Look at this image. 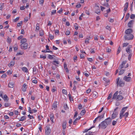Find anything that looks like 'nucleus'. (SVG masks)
I'll list each match as a JSON object with an SVG mask.
<instances>
[{
    "instance_id": "53",
    "label": "nucleus",
    "mask_w": 135,
    "mask_h": 135,
    "mask_svg": "<svg viewBox=\"0 0 135 135\" xmlns=\"http://www.w3.org/2000/svg\"><path fill=\"white\" fill-rule=\"evenodd\" d=\"M44 0H40V3L41 5H43L44 2Z\"/></svg>"
},
{
    "instance_id": "58",
    "label": "nucleus",
    "mask_w": 135,
    "mask_h": 135,
    "mask_svg": "<svg viewBox=\"0 0 135 135\" xmlns=\"http://www.w3.org/2000/svg\"><path fill=\"white\" fill-rule=\"evenodd\" d=\"M7 76V75L6 73H4L1 76V78H4Z\"/></svg>"
},
{
    "instance_id": "30",
    "label": "nucleus",
    "mask_w": 135,
    "mask_h": 135,
    "mask_svg": "<svg viewBox=\"0 0 135 135\" xmlns=\"http://www.w3.org/2000/svg\"><path fill=\"white\" fill-rule=\"evenodd\" d=\"M89 38H86L85 40V42L86 44H88L89 43Z\"/></svg>"
},
{
    "instance_id": "52",
    "label": "nucleus",
    "mask_w": 135,
    "mask_h": 135,
    "mask_svg": "<svg viewBox=\"0 0 135 135\" xmlns=\"http://www.w3.org/2000/svg\"><path fill=\"white\" fill-rule=\"evenodd\" d=\"M75 25H78V24L76 23L75 24V25H74V27H75V29L76 30H77L78 29V26H76Z\"/></svg>"
},
{
    "instance_id": "10",
    "label": "nucleus",
    "mask_w": 135,
    "mask_h": 135,
    "mask_svg": "<svg viewBox=\"0 0 135 135\" xmlns=\"http://www.w3.org/2000/svg\"><path fill=\"white\" fill-rule=\"evenodd\" d=\"M123 79L127 82H129L131 80V78L130 77H127L126 76L123 78Z\"/></svg>"
},
{
    "instance_id": "36",
    "label": "nucleus",
    "mask_w": 135,
    "mask_h": 135,
    "mask_svg": "<svg viewBox=\"0 0 135 135\" xmlns=\"http://www.w3.org/2000/svg\"><path fill=\"white\" fill-rule=\"evenodd\" d=\"M49 37L50 38L51 40L54 39V36L53 35L50 34L49 33Z\"/></svg>"
},
{
    "instance_id": "2",
    "label": "nucleus",
    "mask_w": 135,
    "mask_h": 135,
    "mask_svg": "<svg viewBox=\"0 0 135 135\" xmlns=\"http://www.w3.org/2000/svg\"><path fill=\"white\" fill-rule=\"evenodd\" d=\"M125 110L124 111H123V110H122L120 111L119 116V118L120 119H122L124 116L126 118L128 117L129 114L127 112L124 114V113L125 112Z\"/></svg>"
},
{
    "instance_id": "39",
    "label": "nucleus",
    "mask_w": 135,
    "mask_h": 135,
    "mask_svg": "<svg viewBox=\"0 0 135 135\" xmlns=\"http://www.w3.org/2000/svg\"><path fill=\"white\" fill-rule=\"evenodd\" d=\"M130 17L131 19H134L135 18V15L133 14H131L130 16Z\"/></svg>"
},
{
    "instance_id": "57",
    "label": "nucleus",
    "mask_w": 135,
    "mask_h": 135,
    "mask_svg": "<svg viewBox=\"0 0 135 135\" xmlns=\"http://www.w3.org/2000/svg\"><path fill=\"white\" fill-rule=\"evenodd\" d=\"M64 109H69V108H68V105H67V104H66L65 105H64Z\"/></svg>"
},
{
    "instance_id": "42",
    "label": "nucleus",
    "mask_w": 135,
    "mask_h": 135,
    "mask_svg": "<svg viewBox=\"0 0 135 135\" xmlns=\"http://www.w3.org/2000/svg\"><path fill=\"white\" fill-rule=\"evenodd\" d=\"M120 50H121V49L120 48V47L119 46V47L118 48V51L117 52V55L118 54L120 53Z\"/></svg>"
},
{
    "instance_id": "11",
    "label": "nucleus",
    "mask_w": 135,
    "mask_h": 135,
    "mask_svg": "<svg viewBox=\"0 0 135 135\" xmlns=\"http://www.w3.org/2000/svg\"><path fill=\"white\" fill-rule=\"evenodd\" d=\"M57 102H54L52 106V109H57Z\"/></svg>"
},
{
    "instance_id": "18",
    "label": "nucleus",
    "mask_w": 135,
    "mask_h": 135,
    "mask_svg": "<svg viewBox=\"0 0 135 135\" xmlns=\"http://www.w3.org/2000/svg\"><path fill=\"white\" fill-rule=\"evenodd\" d=\"M64 66L65 69L66 70V72L68 73L69 72V70L67 67V65L66 63H64Z\"/></svg>"
},
{
    "instance_id": "60",
    "label": "nucleus",
    "mask_w": 135,
    "mask_h": 135,
    "mask_svg": "<svg viewBox=\"0 0 135 135\" xmlns=\"http://www.w3.org/2000/svg\"><path fill=\"white\" fill-rule=\"evenodd\" d=\"M70 31H67L65 33V34L67 35H69L70 34Z\"/></svg>"
},
{
    "instance_id": "9",
    "label": "nucleus",
    "mask_w": 135,
    "mask_h": 135,
    "mask_svg": "<svg viewBox=\"0 0 135 135\" xmlns=\"http://www.w3.org/2000/svg\"><path fill=\"white\" fill-rule=\"evenodd\" d=\"M127 62V61H123L122 62V64L120 65L118 69L119 70L121 69L124 67V65L126 64Z\"/></svg>"
},
{
    "instance_id": "7",
    "label": "nucleus",
    "mask_w": 135,
    "mask_h": 135,
    "mask_svg": "<svg viewBox=\"0 0 135 135\" xmlns=\"http://www.w3.org/2000/svg\"><path fill=\"white\" fill-rule=\"evenodd\" d=\"M133 32V30L131 28H128L126 30L125 33L126 34H130Z\"/></svg>"
},
{
    "instance_id": "44",
    "label": "nucleus",
    "mask_w": 135,
    "mask_h": 135,
    "mask_svg": "<svg viewBox=\"0 0 135 135\" xmlns=\"http://www.w3.org/2000/svg\"><path fill=\"white\" fill-rule=\"evenodd\" d=\"M112 96V94L111 93H110L109 95V96L107 98L108 100L109 99H110L111 98Z\"/></svg>"
},
{
    "instance_id": "28",
    "label": "nucleus",
    "mask_w": 135,
    "mask_h": 135,
    "mask_svg": "<svg viewBox=\"0 0 135 135\" xmlns=\"http://www.w3.org/2000/svg\"><path fill=\"white\" fill-rule=\"evenodd\" d=\"M125 70H121L119 72V75H120L123 74Z\"/></svg>"
},
{
    "instance_id": "31",
    "label": "nucleus",
    "mask_w": 135,
    "mask_h": 135,
    "mask_svg": "<svg viewBox=\"0 0 135 135\" xmlns=\"http://www.w3.org/2000/svg\"><path fill=\"white\" fill-rule=\"evenodd\" d=\"M94 127V126H92V127H91L90 128H89V129H86L84 130V131H83V132H87L89 130H90L91 128H93Z\"/></svg>"
},
{
    "instance_id": "41",
    "label": "nucleus",
    "mask_w": 135,
    "mask_h": 135,
    "mask_svg": "<svg viewBox=\"0 0 135 135\" xmlns=\"http://www.w3.org/2000/svg\"><path fill=\"white\" fill-rule=\"evenodd\" d=\"M39 25L38 23L36 24V30H38L39 29Z\"/></svg>"
},
{
    "instance_id": "14",
    "label": "nucleus",
    "mask_w": 135,
    "mask_h": 135,
    "mask_svg": "<svg viewBox=\"0 0 135 135\" xmlns=\"http://www.w3.org/2000/svg\"><path fill=\"white\" fill-rule=\"evenodd\" d=\"M15 61H11L10 63L8 64V66L9 67L13 66L14 65Z\"/></svg>"
},
{
    "instance_id": "54",
    "label": "nucleus",
    "mask_w": 135,
    "mask_h": 135,
    "mask_svg": "<svg viewBox=\"0 0 135 135\" xmlns=\"http://www.w3.org/2000/svg\"><path fill=\"white\" fill-rule=\"evenodd\" d=\"M85 135H93L92 134V132H89L87 133Z\"/></svg>"
},
{
    "instance_id": "55",
    "label": "nucleus",
    "mask_w": 135,
    "mask_h": 135,
    "mask_svg": "<svg viewBox=\"0 0 135 135\" xmlns=\"http://www.w3.org/2000/svg\"><path fill=\"white\" fill-rule=\"evenodd\" d=\"M10 104L9 103H6L4 104V106L5 107H8L10 105Z\"/></svg>"
},
{
    "instance_id": "24",
    "label": "nucleus",
    "mask_w": 135,
    "mask_h": 135,
    "mask_svg": "<svg viewBox=\"0 0 135 135\" xmlns=\"http://www.w3.org/2000/svg\"><path fill=\"white\" fill-rule=\"evenodd\" d=\"M8 86L9 88H13L14 86L13 83L11 82H9L8 84Z\"/></svg>"
},
{
    "instance_id": "34",
    "label": "nucleus",
    "mask_w": 135,
    "mask_h": 135,
    "mask_svg": "<svg viewBox=\"0 0 135 135\" xmlns=\"http://www.w3.org/2000/svg\"><path fill=\"white\" fill-rule=\"evenodd\" d=\"M86 110H82L80 112V114L82 115H83L85 114L86 112Z\"/></svg>"
},
{
    "instance_id": "63",
    "label": "nucleus",
    "mask_w": 135,
    "mask_h": 135,
    "mask_svg": "<svg viewBox=\"0 0 135 135\" xmlns=\"http://www.w3.org/2000/svg\"><path fill=\"white\" fill-rule=\"evenodd\" d=\"M78 108L79 109H82V106L81 105V104H79V105Z\"/></svg>"
},
{
    "instance_id": "56",
    "label": "nucleus",
    "mask_w": 135,
    "mask_h": 135,
    "mask_svg": "<svg viewBox=\"0 0 135 135\" xmlns=\"http://www.w3.org/2000/svg\"><path fill=\"white\" fill-rule=\"evenodd\" d=\"M22 24V21H21L20 23H18L17 24V26L19 27L21 26V25Z\"/></svg>"
},
{
    "instance_id": "59",
    "label": "nucleus",
    "mask_w": 135,
    "mask_h": 135,
    "mask_svg": "<svg viewBox=\"0 0 135 135\" xmlns=\"http://www.w3.org/2000/svg\"><path fill=\"white\" fill-rule=\"evenodd\" d=\"M78 3V4L76 6V8H80L81 6V5L80 3Z\"/></svg>"
},
{
    "instance_id": "22",
    "label": "nucleus",
    "mask_w": 135,
    "mask_h": 135,
    "mask_svg": "<svg viewBox=\"0 0 135 135\" xmlns=\"http://www.w3.org/2000/svg\"><path fill=\"white\" fill-rule=\"evenodd\" d=\"M4 99L5 101H8L9 99L6 94H5L4 96Z\"/></svg>"
},
{
    "instance_id": "17",
    "label": "nucleus",
    "mask_w": 135,
    "mask_h": 135,
    "mask_svg": "<svg viewBox=\"0 0 135 135\" xmlns=\"http://www.w3.org/2000/svg\"><path fill=\"white\" fill-rule=\"evenodd\" d=\"M118 84L119 85V86H124V83L122 81H121V80H120L119 81Z\"/></svg>"
},
{
    "instance_id": "64",
    "label": "nucleus",
    "mask_w": 135,
    "mask_h": 135,
    "mask_svg": "<svg viewBox=\"0 0 135 135\" xmlns=\"http://www.w3.org/2000/svg\"><path fill=\"white\" fill-rule=\"evenodd\" d=\"M56 10H53L51 12V15H53L54 14L56 13Z\"/></svg>"
},
{
    "instance_id": "26",
    "label": "nucleus",
    "mask_w": 135,
    "mask_h": 135,
    "mask_svg": "<svg viewBox=\"0 0 135 135\" xmlns=\"http://www.w3.org/2000/svg\"><path fill=\"white\" fill-rule=\"evenodd\" d=\"M27 117L26 116H23L21 117L20 120V121H22L25 120L26 119Z\"/></svg>"
},
{
    "instance_id": "61",
    "label": "nucleus",
    "mask_w": 135,
    "mask_h": 135,
    "mask_svg": "<svg viewBox=\"0 0 135 135\" xmlns=\"http://www.w3.org/2000/svg\"><path fill=\"white\" fill-rule=\"evenodd\" d=\"M19 17H17V18H16L14 20V22H16L17 21H18L19 19Z\"/></svg>"
},
{
    "instance_id": "21",
    "label": "nucleus",
    "mask_w": 135,
    "mask_h": 135,
    "mask_svg": "<svg viewBox=\"0 0 135 135\" xmlns=\"http://www.w3.org/2000/svg\"><path fill=\"white\" fill-rule=\"evenodd\" d=\"M66 122H64L62 124V127L63 129H65L66 127Z\"/></svg>"
},
{
    "instance_id": "43",
    "label": "nucleus",
    "mask_w": 135,
    "mask_h": 135,
    "mask_svg": "<svg viewBox=\"0 0 135 135\" xmlns=\"http://www.w3.org/2000/svg\"><path fill=\"white\" fill-rule=\"evenodd\" d=\"M37 110H28V112L30 113L31 114L33 112L35 113L37 112Z\"/></svg>"
},
{
    "instance_id": "23",
    "label": "nucleus",
    "mask_w": 135,
    "mask_h": 135,
    "mask_svg": "<svg viewBox=\"0 0 135 135\" xmlns=\"http://www.w3.org/2000/svg\"><path fill=\"white\" fill-rule=\"evenodd\" d=\"M98 118L99 117H97L93 121L94 123H95L96 122H98L100 121V119H99V118Z\"/></svg>"
},
{
    "instance_id": "5",
    "label": "nucleus",
    "mask_w": 135,
    "mask_h": 135,
    "mask_svg": "<svg viewBox=\"0 0 135 135\" xmlns=\"http://www.w3.org/2000/svg\"><path fill=\"white\" fill-rule=\"evenodd\" d=\"M21 48L23 49H27L28 48V45L27 43H25L24 44H21L20 45Z\"/></svg>"
},
{
    "instance_id": "20",
    "label": "nucleus",
    "mask_w": 135,
    "mask_h": 135,
    "mask_svg": "<svg viewBox=\"0 0 135 135\" xmlns=\"http://www.w3.org/2000/svg\"><path fill=\"white\" fill-rule=\"evenodd\" d=\"M93 97L96 98L98 96V93L96 91H94L93 93Z\"/></svg>"
},
{
    "instance_id": "27",
    "label": "nucleus",
    "mask_w": 135,
    "mask_h": 135,
    "mask_svg": "<svg viewBox=\"0 0 135 135\" xmlns=\"http://www.w3.org/2000/svg\"><path fill=\"white\" fill-rule=\"evenodd\" d=\"M100 12V9L99 7H98V9H97L96 11L95 12V13L98 14H99Z\"/></svg>"
},
{
    "instance_id": "13",
    "label": "nucleus",
    "mask_w": 135,
    "mask_h": 135,
    "mask_svg": "<svg viewBox=\"0 0 135 135\" xmlns=\"http://www.w3.org/2000/svg\"><path fill=\"white\" fill-rule=\"evenodd\" d=\"M27 85L25 84H24L22 85V90L23 92H25L26 91L27 89Z\"/></svg>"
},
{
    "instance_id": "8",
    "label": "nucleus",
    "mask_w": 135,
    "mask_h": 135,
    "mask_svg": "<svg viewBox=\"0 0 135 135\" xmlns=\"http://www.w3.org/2000/svg\"><path fill=\"white\" fill-rule=\"evenodd\" d=\"M134 21L133 20L130 21L128 24V26L129 28H132L133 27V25Z\"/></svg>"
},
{
    "instance_id": "12",
    "label": "nucleus",
    "mask_w": 135,
    "mask_h": 135,
    "mask_svg": "<svg viewBox=\"0 0 135 135\" xmlns=\"http://www.w3.org/2000/svg\"><path fill=\"white\" fill-rule=\"evenodd\" d=\"M123 98V97L121 95H118L117 96L116 98V100L117 101L120 100Z\"/></svg>"
},
{
    "instance_id": "37",
    "label": "nucleus",
    "mask_w": 135,
    "mask_h": 135,
    "mask_svg": "<svg viewBox=\"0 0 135 135\" xmlns=\"http://www.w3.org/2000/svg\"><path fill=\"white\" fill-rule=\"evenodd\" d=\"M132 55V53L130 54L128 56V59L129 61H130L131 59Z\"/></svg>"
},
{
    "instance_id": "62",
    "label": "nucleus",
    "mask_w": 135,
    "mask_h": 135,
    "mask_svg": "<svg viewBox=\"0 0 135 135\" xmlns=\"http://www.w3.org/2000/svg\"><path fill=\"white\" fill-rule=\"evenodd\" d=\"M28 17H25L24 18V21L25 22H27L28 21Z\"/></svg>"
},
{
    "instance_id": "4",
    "label": "nucleus",
    "mask_w": 135,
    "mask_h": 135,
    "mask_svg": "<svg viewBox=\"0 0 135 135\" xmlns=\"http://www.w3.org/2000/svg\"><path fill=\"white\" fill-rule=\"evenodd\" d=\"M45 133L46 135H49L50 134L51 131L50 127L49 126H46L45 127Z\"/></svg>"
},
{
    "instance_id": "1",
    "label": "nucleus",
    "mask_w": 135,
    "mask_h": 135,
    "mask_svg": "<svg viewBox=\"0 0 135 135\" xmlns=\"http://www.w3.org/2000/svg\"><path fill=\"white\" fill-rule=\"evenodd\" d=\"M111 122V119L110 118H108L105 119L104 121L102 122L98 125L99 129H105L107 126L110 124Z\"/></svg>"
},
{
    "instance_id": "35",
    "label": "nucleus",
    "mask_w": 135,
    "mask_h": 135,
    "mask_svg": "<svg viewBox=\"0 0 135 135\" xmlns=\"http://www.w3.org/2000/svg\"><path fill=\"white\" fill-rule=\"evenodd\" d=\"M103 80L105 81V82L106 83H109V80L108 79H106V78H103Z\"/></svg>"
},
{
    "instance_id": "15",
    "label": "nucleus",
    "mask_w": 135,
    "mask_h": 135,
    "mask_svg": "<svg viewBox=\"0 0 135 135\" xmlns=\"http://www.w3.org/2000/svg\"><path fill=\"white\" fill-rule=\"evenodd\" d=\"M50 120L52 122V123H53L54 122L53 119L54 118V115L53 114H51L50 115Z\"/></svg>"
},
{
    "instance_id": "33",
    "label": "nucleus",
    "mask_w": 135,
    "mask_h": 135,
    "mask_svg": "<svg viewBox=\"0 0 135 135\" xmlns=\"http://www.w3.org/2000/svg\"><path fill=\"white\" fill-rule=\"evenodd\" d=\"M7 40V42L9 44L12 41L11 39V38H9V37L8 36Z\"/></svg>"
},
{
    "instance_id": "3",
    "label": "nucleus",
    "mask_w": 135,
    "mask_h": 135,
    "mask_svg": "<svg viewBox=\"0 0 135 135\" xmlns=\"http://www.w3.org/2000/svg\"><path fill=\"white\" fill-rule=\"evenodd\" d=\"M133 37L134 36L132 34L130 35L126 36L124 37L125 40H132Z\"/></svg>"
},
{
    "instance_id": "45",
    "label": "nucleus",
    "mask_w": 135,
    "mask_h": 135,
    "mask_svg": "<svg viewBox=\"0 0 135 135\" xmlns=\"http://www.w3.org/2000/svg\"><path fill=\"white\" fill-rule=\"evenodd\" d=\"M28 117L30 118V119L33 118V115H30V114L27 115Z\"/></svg>"
},
{
    "instance_id": "38",
    "label": "nucleus",
    "mask_w": 135,
    "mask_h": 135,
    "mask_svg": "<svg viewBox=\"0 0 135 135\" xmlns=\"http://www.w3.org/2000/svg\"><path fill=\"white\" fill-rule=\"evenodd\" d=\"M117 119L116 121L113 120L112 123V125L113 126L115 125L116 123H117Z\"/></svg>"
},
{
    "instance_id": "19",
    "label": "nucleus",
    "mask_w": 135,
    "mask_h": 135,
    "mask_svg": "<svg viewBox=\"0 0 135 135\" xmlns=\"http://www.w3.org/2000/svg\"><path fill=\"white\" fill-rule=\"evenodd\" d=\"M118 91H116L114 94V95H113V97L112 98L113 99H115V98L116 99V97L118 95Z\"/></svg>"
},
{
    "instance_id": "50",
    "label": "nucleus",
    "mask_w": 135,
    "mask_h": 135,
    "mask_svg": "<svg viewBox=\"0 0 135 135\" xmlns=\"http://www.w3.org/2000/svg\"><path fill=\"white\" fill-rule=\"evenodd\" d=\"M104 6L106 7H107L109 8V5L108 3H104Z\"/></svg>"
},
{
    "instance_id": "49",
    "label": "nucleus",
    "mask_w": 135,
    "mask_h": 135,
    "mask_svg": "<svg viewBox=\"0 0 135 135\" xmlns=\"http://www.w3.org/2000/svg\"><path fill=\"white\" fill-rule=\"evenodd\" d=\"M62 93L63 94H67V91L66 90L64 89L62 90Z\"/></svg>"
},
{
    "instance_id": "25",
    "label": "nucleus",
    "mask_w": 135,
    "mask_h": 135,
    "mask_svg": "<svg viewBox=\"0 0 135 135\" xmlns=\"http://www.w3.org/2000/svg\"><path fill=\"white\" fill-rule=\"evenodd\" d=\"M22 69L23 71H25L26 73L28 72V69L26 67H23L22 68Z\"/></svg>"
},
{
    "instance_id": "47",
    "label": "nucleus",
    "mask_w": 135,
    "mask_h": 135,
    "mask_svg": "<svg viewBox=\"0 0 135 135\" xmlns=\"http://www.w3.org/2000/svg\"><path fill=\"white\" fill-rule=\"evenodd\" d=\"M48 58L50 59H53L54 58L51 55H48Z\"/></svg>"
},
{
    "instance_id": "16",
    "label": "nucleus",
    "mask_w": 135,
    "mask_h": 135,
    "mask_svg": "<svg viewBox=\"0 0 135 135\" xmlns=\"http://www.w3.org/2000/svg\"><path fill=\"white\" fill-rule=\"evenodd\" d=\"M27 41V40L25 38H23L21 39V43L22 44H24L25 43H27L26 42Z\"/></svg>"
},
{
    "instance_id": "32",
    "label": "nucleus",
    "mask_w": 135,
    "mask_h": 135,
    "mask_svg": "<svg viewBox=\"0 0 135 135\" xmlns=\"http://www.w3.org/2000/svg\"><path fill=\"white\" fill-rule=\"evenodd\" d=\"M44 35L43 31L41 30L40 31V35L41 36H42Z\"/></svg>"
},
{
    "instance_id": "46",
    "label": "nucleus",
    "mask_w": 135,
    "mask_h": 135,
    "mask_svg": "<svg viewBox=\"0 0 135 135\" xmlns=\"http://www.w3.org/2000/svg\"><path fill=\"white\" fill-rule=\"evenodd\" d=\"M128 2H126L125 5L124 7L127 9V8H128Z\"/></svg>"
},
{
    "instance_id": "51",
    "label": "nucleus",
    "mask_w": 135,
    "mask_h": 135,
    "mask_svg": "<svg viewBox=\"0 0 135 135\" xmlns=\"http://www.w3.org/2000/svg\"><path fill=\"white\" fill-rule=\"evenodd\" d=\"M128 44H129L128 43H124L123 45V47H126V46H127L128 45Z\"/></svg>"
},
{
    "instance_id": "6",
    "label": "nucleus",
    "mask_w": 135,
    "mask_h": 135,
    "mask_svg": "<svg viewBox=\"0 0 135 135\" xmlns=\"http://www.w3.org/2000/svg\"><path fill=\"white\" fill-rule=\"evenodd\" d=\"M118 114V113L116 110H114L112 115L111 118L114 119L116 118Z\"/></svg>"
},
{
    "instance_id": "48",
    "label": "nucleus",
    "mask_w": 135,
    "mask_h": 135,
    "mask_svg": "<svg viewBox=\"0 0 135 135\" xmlns=\"http://www.w3.org/2000/svg\"><path fill=\"white\" fill-rule=\"evenodd\" d=\"M68 97L70 101L73 100V98H72L71 97V95L70 94H69Z\"/></svg>"
},
{
    "instance_id": "40",
    "label": "nucleus",
    "mask_w": 135,
    "mask_h": 135,
    "mask_svg": "<svg viewBox=\"0 0 135 135\" xmlns=\"http://www.w3.org/2000/svg\"><path fill=\"white\" fill-rule=\"evenodd\" d=\"M104 114H103L102 115L100 116H99L98 117H99L98 118H99V119H100V120L101 119H102L103 118V117H104Z\"/></svg>"
},
{
    "instance_id": "29",
    "label": "nucleus",
    "mask_w": 135,
    "mask_h": 135,
    "mask_svg": "<svg viewBox=\"0 0 135 135\" xmlns=\"http://www.w3.org/2000/svg\"><path fill=\"white\" fill-rule=\"evenodd\" d=\"M130 16V14L129 13H127L126 16L125 21L128 19Z\"/></svg>"
}]
</instances>
